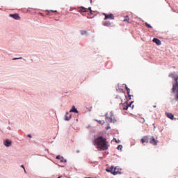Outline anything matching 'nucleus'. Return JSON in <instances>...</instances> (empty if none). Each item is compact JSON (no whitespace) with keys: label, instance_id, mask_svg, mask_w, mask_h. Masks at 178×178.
<instances>
[{"label":"nucleus","instance_id":"obj_1","mask_svg":"<svg viewBox=\"0 0 178 178\" xmlns=\"http://www.w3.org/2000/svg\"><path fill=\"white\" fill-rule=\"evenodd\" d=\"M94 145H96L99 151H106L108 149V144L106 143V139L102 136H99L95 139Z\"/></svg>","mask_w":178,"mask_h":178},{"label":"nucleus","instance_id":"obj_2","mask_svg":"<svg viewBox=\"0 0 178 178\" xmlns=\"http://www.w3.org/2000/svg\"><path fill=\"white\" fill-rule=\"evenodd\" d=\"M123 99H126V95H124V93H121L116 96L115 101L117 102V104H120L121 109H123V111H127L129 107L131 106V104L129 105L127 102H125L123 104Z\"/></svg>","mask_w":178,"mask_h":178},{"label":"nucleus","instance_id":"obj_3","mask_svg":"<svg viewBox=\"0 0 178 178\" xmlns=\"http://www.w3.org/2000/svg\"><path fill=\"white\" fill-rule=\"evenodd\" d=\"M175 83L172 84V92L175 95V101H178V76H174Z\"/></svg>","mask_w":178,"mask_h":178},{"label":"nucleus","instance_id":"obj_4","mask_svg":"<svg viewBox=\"0 0 178 178\" xmlns=\"http://www.w3.org/2000/svg\"><path fill=\"white\" fill-rule=\"evenodd\" d=\"M106 122H107V123H115L116 122L113 113L108 112L106 114Z\"/></svg>","mask_w":178,"mask_h":178},{"label":"nucleus","instance_id":"obj_5","mask_svg":"<svg viewBox=\"0 0 178 178\" xmlns=\"http://www.w3.org/2000/svg\"><path fill=\"white\" fill-rule=\"evenodd\" d=\"M77 10H78V12H79V13H84L88 12V10H90V13H92V11L91 10V7L86 8L81 6V7L78 8Z\"/></svg>","mask_w":178,"mask_h":178},{"label":"nucleus","instance_id":"obj_6","mask_svg":"<svg viewBox=\"0 0 178 178\" xmlns=\"http://www.w3.org/2000/svg\"><path fill=\"white\" fill-rule=\"evenodd\" d=\"M103 15L105 17L104 20H115V15H113L112 13H103Z\"/></svg>","mask_w":178,"mask_h":178},{"label":"nucleus","instance_id":"obj_7","mask_svg":"<svg viewBox=\"0 0 178 178\" xmlns=\"http://www.w3.org/2000/svg\"><path fill=\"white\" fill-rule=\"evenodd\" d=\"M149 143L152 144V145H158V140H156L154 136H152L149 138Z\"/></svg>","mask_w":178,"mask_h":178},{"label":"nucleus","instance_id":"obj_8","mask_svg":"<svg viewBox=\"0 0 178 178\" xmlns=\"http://www.w3.org/2000/svg\"><path fill=\"white\" fill-rule=\"evenodd\" d=\"M149 138H148V136H145L143 138L140 140V143L144 145L145 143H149Z\"/></svg>","mask_w":178,"mask_h":178},{"label":"nucleus","instance_id":"obj_9","mask_svg":"<svg viewBox=\"0 0 178 178\" xmlns=\"http://www.w3.org/2000/svg\"><path fill=\"white\" fill-rule=\"evenodd\" d=\"M165 115L168 119H170L171 120H175L176 118H175V115L172 113H165Z\"/></svg>","mask_w":178,"mask_h":178},{"label":"nucleus","instance_id":"obj_10","mask_svg":"<svg viewBox=\"0 0 178 178\" xmlns=\"http://www.w3.org/2000/svg\"><path fill=\"white\" fill-rule=\"evenodd\" d=\"M10 17H13V19H15V20H19V19H20L19 14H10Z\"/></svg>","mask_w":178,"mask_h":178},{"label":"nucleus","instance_id":"obj_11","mask_svg":"<svg viewBox=\"0 0 178 178\" xmlns=\"http://www.w3.org/2000/svg\"><path fill=\"white\" fill-rule=\"evenodd\" d=\"M4 145L6 147H10V145H12V142L9 140H6L5 142H4Z\"/></svg>","mask_w":178,"mask_h":178},{"label":"nucleus","instance_id":"obj_12","mask_svg":"<svg viewBox=\"0 0 178 178\" xmlns=\"http://www.w3.org/2000/svg\"><path fill=\"white\" fill-rule=\"evenodd\" d=\"M153 42H155V44H156V45H161V44H162V42H161V40H159L158 38H154Z\"/></svg>","mask_w":178,"mask_h":178},{"label":"nucleus","instance_id":"obj_13","mask_svg":"<svg viewBox=\"0 0 178 178\" xmlns=\"http://www.w3.org/2000/svg\"><path fill=\"white\" fill-rule=\"evenodd\" d=\"M70 113H79V111H77V108L73 106L72 109L70 111Z\"/></svg>","mask_w":178,"mask_h":178},{"label":"nucleus","instance_id":"obj_14","mask_svg":"<svg viewBox=\"0 0 178 178\" xmlns=\"http://www.w3.org/2000/svg\"><path fill=\"white\" fill-rule=\"evenodd\" d=\"M120 173V172H119V170H118L117 167L113 168V175H119Z\"/></svg>","mask_w":178,"mask_h":178},{"label":"nucleus","instance_id":"obj_15","mask_svg":"<svg viewBox=\"0 0 178 178\" xmlns=\"http://www.w3.org/2000/svg\"><path fill=\"white\" fill-rule=\"evenodd\" d=\"M72 118V115L69 114V113H66L65 116V120H70Z\"/></svg>","mask_w":178,"mask_h":178},{"label":"nucleus","instance_id":"obj_16","mask_svg":"<svg viewBox=\"0 0 178 178\" xmlns=\"http://www.w3.org/2000/svg\"><path fill=\"white\" fill-rule=\"evenodd\" d=\"M111 24H112L109 21H106L103 23V26H105L106 27H110Z\"/></svg>","mask_w":178,"mask_h":178},{"label":"nucleus","instance_id":"obj_17","mask_svg":"<svg viewBox=\"0 0 178 178\" xmlns=\"http://www.w3.org/2000/svg\"><path fill=\"white\" fill-rule=\"evenodd\" d=\"M106 170V172H108L113 175V167H111V168H107Z\"/></svg>","mask_w":178,"mask_h":178},{"label":"nucleus","instance_id":"obj_18","mask_svg":"<svg viewBox=\"0 0 178 178\" xmlns=\"http://www.w3.org/2000/svg\"><path fill=\"white\" fill-rule=\"evenodd\" d=\"M124 22H127V23H130V18L129 17V16L125 17Z\"/></svg>","mask_w":178,"mask_h":178},{"label":"nucleus","instance_id":"obj_19","mask_svg":"<svg viewBox=\"0 0 178 178\" xmlns=\"http://www.w3.org/2000/svg\"><path fill=\"white\" fill-rule=\"evenodd\" d=\"M96 122H97V123H99V124H105V121H102V120H96Z\"/></svg>","mask_w":178,"mask_h":178},{"label":"nucleus","instance_id":"obj_20","mask_svg":"<svg viewBox=\"0 0 178 178\" xmlns=\"http://www.w3.org/2000/svg\"><path fill=\"white\" fill-rule=\"evenodd\" d=\"M145 24L146 27H148V29H152V26H151L149 24L145 22Z\"/></svg>","mask_w":178,"mask_h":178},{"label":"nucleus","instance_id":"obj_21","mask_svg":"<svg viewBox=\"0 0 178 178\" xmlns=\"http://www.w3.org/2000/svg\"><path fill=\"white\" fill-rule=\"evenodd\" d=\"M126 90H127L129 97H130V88H127V86H126Z\"/></svg>","mask_w":178,"mask_h":178},{"label":"nucleus","instance_id":"obj_22","mask_svg":"<svg viewBox=\"0 0 178 178\" xmlns=\"http://www.w3.org/2000/svg\"><path fill=\"white\" fill-rule=\"evenodd\" d=\"M113 140L115 141V143H117V144H119V143H120V140H117L116 138H113Z\"/></svg>","mask_w":178,"mask_h":178},{"label":"nucleus","instance_id":"obj_23","mask_svg":"<svg viewBox=\"0 0 178 178\" xmlns=\"http://www.w3.org/2000/svg\"><path fill=\"white\" fill-rule=\"evenodd\" d=\"M122 148H123V146L122 145H119L118 146V149H122Z\"/></svg>","mask_w":178,"mask_h":178},{"label":"nucleus","instance_id":"obj_24","mask_svg":"<svg viewBox=\"0 0 178 178\" xmlns=\"http://www.w3.org/2000/svg\"><path fill=\"white\" fill-rule=\"evenodd\" d=\"M17 59H22V57H19V58H13V60H17Z\"/></svg>","mask_w":178,"mask_h":178},{"label":"nucleus","instance_id":"obj_25","mask_svg":"<svg viewBox=\"0 0 178 178\" xmlns=\"http://www.w3.org/2000/svg\"><path fill=\"white\" fill-rule=\"evenodd\" d=\"M81 34H82V35L87 34L86 31H82Z\"/></svg>","mask_w":178,"mask_h":178},{"label":"nucleus","instance_id":"obj_26","mask_svg":"<svg viewBox=\"0 0 178 178\" xmlns=\"http://www.w3.org/2000/svg\"><path fill=\"white\" fill-rule=\"evenodd\" d=\"M50 12H53L54 13H56V12H58L57 10H50Z\"/></svg>","mask_w":178,"mask_h":178},{"label":"nucleus","instance_id":"obj_27","mask_svg":"<svg viewBox=\"0 0 178 178\" xmlns=\"http://www.w3.org/2000/svg\"><path fill=\"white\" fill-rule=\"evenodd\" d=\"M56 159H60V156H59V155L57 156H56Z\"/></svg>","mask_w":178,"mask_h":178},{"label":"nucleus","instance_id":"obj_28","mask_svg":"<svg viewBox=\"0 0 178 178\" xmlns=\"http://www.w3.org/2000/svg\"><path fill=\"white\" fill-rule=\"evenodd\" d=\"M21 168H23L24 172H26V169H24V165H21Z\"/></svg>","mask_w":178,"mask_h":178},{"label":"nucleus","instance_id":"obj_29","mask_svg":"<svg viewBox=\"0 0 178 178\" xmlns=\"http://www.w3.org/2000/svg\"><path fill=\"white\" fill-rule=\"evenodd\" d=\"M39 15H40V16H44V14H42V13H39Z\"/></svg>","mask_w":178,"mask_h":178},{"label":"nucleus","instance_id":"obj_30","mask_svg":"<svg viewBox=\"0 0 178 178\" xmlns=\"http://www.w3.org/2000/svg\"><path fill=\"white\" fill-rule=\"evenodd\" d=\"M28 137H29V138H31V135L29 134V135H28Z\"/></svg>","mask_w":178,"mask_h":178},{"label":"nucleus","instance_id":"obj_31","mask_svg":"<svg viewBox=\"0 0 178 178\" xmlns=\"http://www.w3.org/2000/svg\"><path fill=\"white\" fill-rule=\"evenodd\" d=\"M46 12H47V15H49V11L46 10Z\"/></svg>","mask_w":178,"mask_h":178},{"label":"nucleus","instance_id":"obj_32","mask_svg":"<svg viewBox=\"0 0 178 178\" xmlns=\"http://www.w3.org/2000/svg\"><path fill=\"white\" fill-rule=\"evenodd\" d=\"M90 3H92V0H90Z\"/></svg>","mask_w":178,"mask_h":178},{"label":"nucleus","instance_id":"obj_33","mask_svg":"<svg viewBox=\"0 0 178 178\" xmlns=\"http://www.w3.org/2000/svg\"><path fill=\"white\" fill-rule=\"evenodd\" d=\"M108 129H111V127H107V128H106V130H108Z\"/></svg>","mask_w":178,"mask_h":178},{"label":"nucleus","instance_id":"obj_34","mask_svg":"<svg viewBox=\"0 0 178 178\" xmlns=\"http://www.w3.org/2000/svg\"><path fill=\"white\" fill-rule=\"evenodd\" d=\"M153 108H156V106H153Z\"/></svg>","mask_w":178,"mask_h":178},{"label":"nucleus","instance_id":"obj_35","mask_svg":"<svg viewBox=\"0 0 178 178\" xmlns=\"http://www.w3.org/2000/svg\"><path fill=\"white\" fill-rule=\"evenodd\" d=\"M27 12H30V9H29V10H27Z\"/></svg>","mask_w":178,"mask_h":178},{"label":"nucleus","instance_id":"obj_36","mask_svg":"<svg viewBox=\"0 0 178 178\" xmlns=\"http://www.w3.org/2000/svg\"><path fill=\"white\" fill-rule=\"evenodd\" d=\"M61 162H63V160H61Z\"/></svg>","mask_w":178,"mask_h":178}]
</instances>
